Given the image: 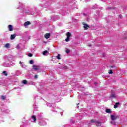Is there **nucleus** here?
Here are the masks:
<instances>
[{"mask_svg":"<svg viewBox=\"0 0 127 127\" xmlns=\"http://www.w3.org/2000/svg\"><path fill=\"white\" fill-rule=\"evenodd\" d=\"M23 13H25L26 14H31V15H33V14H34V9L25 7L23 9Z\"/></svg>","mask_w":127,"mask_h":127,"instance_id":"f257e3e1","label":"nucleus"},{"mask_svg":"<svg viewBox=\"0 0 127 127\" xmlns=\"http://www.w3.org/2000/svg\"><path fill=\"white\" fill-rule=\"evenodd\" d=\"M38 122V124L40 126H45V125H46V122H45V118L40 119H39Z\"/></svg>","mask_w":127,"mask_h":127,"instance_id":"f03ea898","label":"nucleus"},{"mask_svg":"<svg viewBox=\"0 0 127 127\" xmlns=\"http://www.w3.org/2000/svg\"><path fill=\"white\" fill-rule=\"evenodd\" d=\"M11 60V58L10 57H8V59H6V61L5 62L4 64V67H9Z\"/></svg>","mask_w":127,"mask_h":127,"instance_id":"7ed1b4c3","label":"nucleus"},{"mask_svg":"<svg viewBox=\"0 0 127 127\" xmlns=\"http://www.w3.org/2000/svg\"><path fill=\"white\" fill-rule=\"evenodd\" d=\"M66 35L67 37L65 39V41H66V42H68V41L70 40V37H71V33H70V32H68L66 34Z\"/></svg>","mask_w":127,"mask_h":127,"instance_id":"20e7f679","label":"nucleus"},{"mask_svg":"<svg viewBox=\"0 0 127 127\" xmlns=\"http://www.w3.org/2000/svg\"><path fill=\"white\" fill-rule=\"evenodd\" d=\"M90 123H93V124H95V125H96V126H101V125H102L101 122H100L99 121H95L93 120H91Z\"/></svg>","mask_w":127,"mask_h":127,"instance_id":"39448f33","label":"nucleus"},{"mask_svg":"<svg viewBox=\"0 0 127 127\" xmlns=\"http://www.w3.org/2000/svg\"><path fill=\"white\" fill-rule=\"evenodd\" d=\"M53 112H55L56 113H61V112H62V110H61V109L59 108V107H58L56 108L54 110H53Z\"/></svg>","mask_w":127,"mask_h":127,"instance_id":"423d86ee","label":"nucleus"},{"mask_svg":"<svg viewBox=\"0 0 127 127\" xmlns=\"http://www.w3.org/2000/svg\"><path fill=\"white\" fill-rule=\"evenodd\" d=\"M22 6H23L22 3L19 2L18 5L17 6L16 8L17 9H21V8H22Z\"/></svg>","mask_w":127,"mask_h":127,"instance_id":"0eeeda50","label":"nucleus"},{"mask_svg":"<svg viewBox=\"0 0 127 127\" xmlns=\"http://www.w3.org/2000/svg\"><path fill=\"white\" fill-rule=\"evenodd\" d=\"M33 68L34 70H35L36 71H37V70H39V69H40V66H36V65H33Z\"/></svg>","mask_w":127,"mask_h":127,"instance_id":"6e6552de","label":"nucleus"},{"mask_svg":"<svg viewBox=\"0 0 127 127\" xmlns=\"http://www.w3.org/2000/svg\"><path fill=\"white\" fill-rule=\"evenodd\" d=\"M30 24H31V23L29 21H27L24 23V25L25 27H27V26H28V25H30Z\"/></svg>","mask_w":127,"mask_h":127,"instance_id":"1a4fd4ad","label":"nucleus"},{"mask_svg":"<svg viewBox=\"0 0 127 127\" xmlns=\"http://www.w3.org/2000/svg\"><path fill=\"white\" fill-rule=\"evenodd\" d=\"M19 64H20V66L22 67V68H25L26 67V65L24 64V63L21 62V61H20Z\"/></svg>","mask_w":127,"mask_h":127,"instance_id":"9d476101","label":"nucleus"},{"mask_svg":"<svg viewBox=\"0 0 127 127\" xmlns=\"http://www.w3.org/2000/svg\"><path fill=\"white\" fill-rule=\"evenodd\" d=\"M118 118V116H115L114 115H111V120L112 121H115V120H116Z\"/></svg>","mask_w":127,"mask_h":127,"instance_id":"9b49d317","label":"nucleus"},{"mask_svg":"<svg viewBox=\"0 0 127 127\" xmlns=\"http://www.w3.org/2000/svg\"><path fill=\"white\" fill-rule=\"evenodd\" d=\"M32 122L33 123H34L35 122H36V117L34 115H33L32 117Z\"/></svg>","mask_w":127,"mask_h":127,"instance_id":"f8f14e48","label":"nucleus"},{"mask_svg":"<svg viewBox=\"0 0 127 127\" xmlns=\"http://www.w3.org/2000/svg\"><path fill=\"white\" fill-rule=\"evenodd\" d=\"M8 28H9V31H13V26H12V25H9L8 26Z\"/></svg>","mask_w":127,"mask_h":127,"instance_id":"ddd939ff","label":"nucleus"},{"mask_svg":"<svg viewBox=\"0 0 127 127\" xmlns=\"http://www.w3.org/2000/svg\"><path fill=\"white\" fill-rule=\"evenodd\" d=\"M45 38H46V39H48L49 37H50V33H47L44 36Z\"/></svg>","mask_w":127,"mask_h":127,"instance_id":"4468645a","label":"nucleus"},{"mask_svg":"<svg viewBox=\"0 0 127 127\" xmlns=\"http://www.w3.org/2000/svg\"><path fill=\"white\" fill-rule=\"evenodd\" d=\"M15 37H16V35H15V34L11 35V40H13V39H14V38H15Z\"/></svg>","mask_w":127,"mask_h":127,"instance_id":"2eb2a0df","label":"nucleus"},{"mask_svg":"<svg viewBox=\"0 0 127 127\" xmlns=\"http://www.w3.org/2000/svg\"><path fill=\"white\" fill-rule=\"evenodd\" d=\"M84 24V29H85L86 30H87V29H88V28H89V25H88L87 24Z\"/></svg>","mask_w":127,"mask_h":127,"instance_id":"dca6fc26","label":"nucleus"},{"mask_svg":"<svg viewBox=\"0 0 127 127\" xmlns=\"http://www.w3.org/2000/svg\"><path fill=\"white\" fill-rule=\"evenodd\" d=\"M106 112V113H108V114H111L112 113V110L110 109H107Z\"/></svg>","mask_w":127,"mask_h":127,"instance_id":"f3484780","label":"nucleus"},{"mask_svg":"<svg viewBox=\"0 0 127 127\" xmlns=\"http://www.w3.org/2000/svg\"><path fill=\"white\" fill-rule=\"evenodd\" d=\"M0 98L1 99V100H3V101H4V100H5V99H6V97L3 95H1L0 96Z\"/></svg>","mask_w":127,"mask_h":127,"instance_id":"a211bd4d","label":"nucleus"},{"mask_svg":"<svg viewBox=\"0 0 127 127\" xmlns=\"http://www.w3.org/2000/svg\"><path fill=\"white\" fill-rule=\"evenodd\" d=\"M60 57H61V55H60V54H58V55L56 56V58H57V59H59V60L61 59V58H60Z\"/></svg>","mask_w":127,"mask_h":127,"instance_id":"6ab92c4d","label":"nucleus"},{"mask_svg":"<svg viewBox=\"0 0 127 127\" xmlns=\"http://www.w3.org/2000/svg\"><path fill=\"white\" fill-rule=\"evenodd\" d=\"M22 83L24 85H27V81L26 80H23Z\"/></svg>","mask_w":127,"mask_h":127,"instance_id":"aec40b11","label":"nucleus"},{"mask_svg":"<svg viewBox=\"0 0 127 127\" xmlns=\"http://www.w3.org/2000/svg\"><path fill=\"white\" fill-rule=\"evenodd\" d=\"M47 53H48V51H47V50H46V51H44V52H43V55H46V54H47Z\"/></svg>","mask_w":127,"mask_h":127,"instance_id":"412c9836","label":"nucleus"},{"mask_svg":"<svg viewBox=\"0 0 127 127\" xmlns=\"http://www.w3.org/2000/svg\"><path fill=\"white\" fill-rule=\"evenodd\" d=\"M111 97V98H116V94L115 93H112Z\"/></svg>","mask_w":127,"mask_h":127,"instance_id":"4be33fe9","label":"nucleus"},{"mask_svg":"<svg viewBox=\"0 0 127 127\" xmlns=\"http://www.w3.org/2000/svg\"><path fill=\"white\" fill-rule=\"evenodd\" d=\"M9 45H10L9 44L7 43V44H5V47H6V48H9Z\"/></svg>","mask_w":127,"mask_h":127,"instance_id":"5701e85b","label":"nucleus"},{"mask_svg":"<svg viewBox=\"0 0 127 127\" xmlns=\"http://www.w3.org/2000/svg\"><path fill=\"white\" fill-rule=\"evenodd\" d=\"M110 123L112 125H115L116 124V122H115V120H112Z\"/></svg>","mask_w":127,"mask_h":127,"instance_id":"b1692460","label":"nucleus"},{"mask_svg":"<svg viewBox=\"0 0 127 127\" xmlns=\"http://www.w3.org/2000/svg\"><path fill=\"white\" fill-rule=\"evenodd\" d=\"M10 64L11 66H14V65H15V63L11 62Z\"/></svg>","mask_w":127,"mask_h":127,"instance_id":"393cba45","label":"nucleus"},{"mask_svg":"<svg viewBox=\"0 0 127 127\" xmlns=\"http://www.w3.org/2000/svg\"><path fill=\"white\" fill-rule=\"evenodd\" d=\"M3 74H4V75L5 76H7V73H6V71H4L3 72Z\"/></svg>","mask_w":127,"mask_h":127,"instance_id":"a878e982","label":"nucleus"},{"mask_svg":"<svg viewBox=\"0 0 127 127\" xmlns=\"http://www.w3.org/2000/svg\"><path fill=\"white\" fill-rule=\"evenodd\" d=\"M66 53H70V50H69L68 49H66Z\"/></svg>","mask_w":127,"mask_h":127,"instance_id":"bb28decb","label":"nucleus"},{"mask_svg":"<svg viewBox=\"0 0 127 127\" xmlns=\"http://www.w3.org/2000/svg\"><path fill=\"white\" fill-rule=\"evenodd\" d=\"M30 64H33V60H31L30 61Z\"/></svg>","mask_w":127,"mask_h":127,"instance_id":"cd10ccee","label":"nucleus"},{"mask_svg":"<svg viewBox=\"0 0 127 127\" xmlns=\"http://www.w3.org/2000/svg\"><path fill=\"white\" fill-rule=\"evenodd\" d=\"M17 49H19V48H20V45H18L17 46Z\"/></svg>","mask_w":127,"mask_h":127,"instance_id":"c85d7f7f","label":"nucleus"},{"mask_svg":"<svg viewBox=\"0 0 127 127\" xmlns=\"http://www.w3.org/2000/svg\"><path fill=\"white\" fill-rule=\"evenodd\" d=\"M29 85H35V83H34V82H31L29 83Z\"/></svg>","mask_w":127,"mask_h":127,"instance_id":"c756f323","label":"nucleus"},{"mask_svg":"<svg viewBox=\"0 0 127 127\" xmlns=\"http://www.w3.org/2000/svg\"><path fill=\"white\" fill-rule=\"evenodd\" d=\"M28 56H29L30 57H32V54L31 53H29Z\"/></svg>","mask_w":127,"mask_h":127,"instance_id":"7c9ffc66","label":"nucleus"},{"mask_svg":"<svg viewBox=\"0 0 127 127\" xmlns=\"http://www.w3.org/2000/svg\"><path fill=\"white\" fill-rule=\"evenodd\" d=\"M109 74H113V71L112 70H110L109 72Z\"/></svg>","mask_w":127,"mask_h":127,"instance_id":"2f4dec72","label":"nucleus"},{"mask_svg":"<svg viewBox=\"0 0 127 127\" xmlns=\"http://www.w3.org/2000/svg\"><path fill=\"white\" fill-rule=\"evenodd\" d=\"M37 78H38V76L37 75H36L34 77V79H37Z\"/></svg>","mask_w":127,"mask_h":127,"instance_id":"473e14b6","label":"nucleus"},{"mask_svg":"<svg viewBox=\"0 0 127 127\" xmlns=\"http://www.w3.org/2000/svg\"><path fill=\"white\" fill-rule=\"evenodd\" d=\"M117 107H118V106L116 105H115L114 106V109H116V108H117Z\"/></svg>","mask_w":127,"mask_h":127,"instance_id":"72a5a7b5","label":"nucleus"},{"mask_svg":"<svg viewBox=\"0 0 127 127\" xmlns=\"http://www.w3.org/2000/svg\"><path fill=\"white\" fill-rule=\"evenodd\" d=\"M116 105L118 106V105H120V103L117 102V103H116Z\"/></svg>","mask_w":127,"mask_h":127,"instance_id":"f704fd0d","label":"nucleus"},{"mask_svg":"<svg viewBox=\"0 0 127 127\" xmlns=\"http://www.w3.org/2000/svg\"><path fill=\"white\" fill-rule=\"evenodd\" d=\"M108 9H113V8H112V7H108Z\"/></svg>","mask_w":127,"mask_h":127,"instance_id":"c9c22d12","label":"nucleus"},{"mask_svg":"<svg viewBox=\"0 0 127 127\" xmlns=\"http://www.w3.org/2000/svg\"><path fill=\"white\" fill-rule=\"evenodd\" d=\"M119 17H120V18H122V16L120 15L119 16Z\"/></svg>","mask_w":127,"mask_h":127,"instance_id":"e433bc0d","label":"nucleus"},{"mask_svg":"<svg viewBox=\"0 0 127 127\" xmlns=\"http://www.w3.org/2000/svg\"><path fill=\"white\" fill-rule=\"evenodd\" d=\"M48 106H49V107H51V104H49V105Z\"/></svg>","mask_w":127,"mask_h":127,"instance_id":"4c0bfd02","label":"nucleus"},{"mask_svg":"<svg viewBox=\"0 0 127 127\" xmlns=\"http://www.w3.org/2000/svg\"><path fill=\"white\" fill-rule=\"evenodd\" d=\"M83 15H86V14H85V13H83Z\"/></svg>","mask_w":127,"mask_h":127,"instance_id":"58836bf2","label":"nucleus"},{"mask_svg":"<svg viewBox=\"0 0 127 127\" xmlns=\"http://www.w3.org/2000/svg\"><path fill=\"white\" fill-rule=\"evenodd\" d=\"M87 21H89V19H87Z\"/></svg>","mask_w":127,"mask_h":127,"instance_id":"ea45409f","label":"nucleus"},{"mask_svg":"<svg viewBox=\"0 0 127 127\" xmlns=\"http://www.w3.org/2000/svg\"><path fill=\"white\" fill-rule=\"evenodd\" d=\"M89 46H91V45H90Z\"/></svg>","mask_w":127,"mask_h":127,"instance_id":"a19ab883","label":"nucleus"},{"mask_svg":"<svg viewBox=\"0 0 127 127\" xmlns=\"http://www.w3.org/2000/svg\"><path fill=\"white\" fill-rule=\"evenodd\" d=\"M77 105H79V103H78V104H77Z\"/></svg>","mask_w":127,"mask_h":127,"instance_id":"79ce46f5","label":"nucleus"}]
</instances>
